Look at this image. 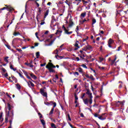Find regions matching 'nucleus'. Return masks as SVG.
<instances>
[{
  "mask_svg": "<svg viewBox=\"0 0 128 128\" xmlns=\"http://www.w3.org/2000/svg\"><path fill=\"white\" fill-rule=\"evenodd\" d=\"M86 94H88L89 99H88V98L86 99L84 98V96H86V93L83 94L82 96L81 97V98L83 100V102L84 104L88 106V103L90 104H92V94L90 92V90H87Z\"/></svg>",
  "mask_w": 128,
  "mask_h": 128,
  "instance_id": "nucleus-1",
  "label": "nucleus"
},
{
  "mask_svg": "<svg viewBox=\"0 0 128 128\" xmlns=\"http://www.w3.org/2000/svg\"><path fill=\"white\" fill-rule=\"evenodd\" d=\"M64 46V44L60 46V48L58 50L56 49L54 52H52L53 54H55V58L57 60H62L64 58V56H58V52H61L62 50H64L62 46Z\"/></svg>",
  "mask_w": 128,
  "mask_h": 128,
  "instance_id": "nucleus-2",
  "label": "nucleus"
},
{
  "mask_svg": "<svg viewBox=\"0 0 128 128\" xmlns=\"http://www.w3.org/2000/svg\"><path fill=\"white\" fill-rule=\"evenodd\" d=\"M46 68L50 72H56V70L53 68H56V66L52 62H48V64L46 66Z\"/></svg>",
  "mask_w": 128,
  "mask_h": 128,
  "instance_id": "nucleus-3",
  "label": "nucleus"
},
{
  "mask_svg": "<svg viewBox=\"0 0 128 128\" xmlns=\"http://www.w3.org/2000/svg\"><path fill=\"white\" fill-rule=\"evenodd\" d=\"M40 94H41L43 96H45V98H48V93L44 92V89L40 88Z\"/></svg>",
  "mask_w": 128,
  "mask_h": 128,
  "instance_id": "nucleus-4",
  "label": "nucleus"
},
{
  "mask_svg": "<svg viewBox=\"0 0 128 128\" xmlns=\"http://www.w3.org/2000/svg\"><path fill=\"white\" fill-rule=\"evenodd\" d=\"M9 10V12H12V10H14V8L12 7L8 6L7 8L4 7L0 9V14L2 13V10Z\"/></svg>",
  "mask_w": 128,
  "mask_h": 128,
  "instance_id": "nucleus-5",
  "label": "nucleus"
},
{
  "mask_svg": "<svg viewBox=\"0 0 128 128\" xmlns=\"http://www.w3.org/2000/svg\"><path fill=\"white\" fill-rule=\"evenodd\" d=\"M114 40L112 38H110L108 41V46L109 48H112V44H114Z\"/></svg>",
  "mask_w": 128,
  "mask_h": 128,
  "instance_id": "nucleus-6",
  "label": "nucleus"
},
{
  "mask_svg": "<svg viewBox=\"0 0 128 128\" xmlns=\"http://www.w3.org/2000/svg\"><path fill=\"white\" fill-rule=\"evenodd\" d=\"M74 46H76V48H74V50H78V48H80V46H78V41H76V42Z\"/></svg>",
  "mask_w": 128,
  "mask_h": 128,
  "instance_id": "nucleus-7",
  "label": "nucleus"
},
{
  "mask_svg": "<svg viewBox=\"0 0 128 128\" xmlns=\"http://www.w3.org/2000/svg\"><path fill=\"white\" fill-rule=\"evenodd\" d=\"M7 106L9 111L12 110V109L14 108V106L10 104V103H8Z\"/></svg>",
  "mask_w": 128,
  "mask_h": 128,
  "instance_id": "nucleus-8",
  "label": "nucleus"
},
{
  "mask_svg": "<svg viewBox=\"0 0 128 128\" xmlns=\"http://www.w3.org/2000/svg\"><path fill=\"white\" fill-rule=\"evenodd\" d=\"M50 13V10H48L44 14V19L43 20H44L46 19V18L47 16H48V14Z\"/></svg>",
  "mask_w": 128,
  "mask_h": 128,
  "instance_id": "nucleus-9",
  "label": "nucleus"
},
{
  "mask_svg": "<svg viewBox=\"0 0 128 128\" xmlns=\"http://www.w3.org/2000/svg\"><path fill=\"white\" fill-rule=\"evenodd\" d=\"M38 12H39V14H37V16L36 18L38 22V16H40V14H42V8H38Z\"/></svg>",
  "mask_w": 128,
  "mask_h": 128,
  "instance_id": "nucleus-10",
  "label": "nucleus"
},
{
  "mask_svg": "<svg viewBox=\"0 0 128 128\" xmlns=\"http://www.w3.org/2000/svg\"><path fill=\"white\" fill-rule=\"evenodd\" d=\"M122 104V102L118 101V102H114V104L115 106H120V105Z\"/></svg>",
  "mask_w": 128,
  "mask_h": 128,
  "instance_id": "nucleus-11",
  "label": "nucleus"
},
{
  "mask_svg": "<svg viewBox=\"0 0 128 128\" xmlns=\"http://www.w3.org/2000/svg\"><path fill=\"white\" fill-rule=\"evenodd\" d=\"M86 12H84L83 13H82L80 14V18L82 20V18H85L86 17Z\"/></svg>",
  "mask_w": 128,
  "mask_h": 128,
  "instance_id": "nucleus-12",
  "label": "nucleus"
},
{
  "mask_svg": "<svg viewBox=\"0 0 128 128\" xmlns=\"http://www.w3.org/2000/svg\"><path fill=\"white\" fill-rule=\"evenodd\" d=\"M64 32L65 34H68V35L72 34V31L68 32V30H66V28H64Z\"/></svg>",
  "mask_w": 128,
  "mask_h": 128,
  "instance_id": "nucleus-13",
  "label": "nucleus"
},
{
  "mask_svg": "<svg viewBox=\"0 0 128 128\" xmlns=\"http://www.w3.org/2000/svg\"><path fill=\"white\" fill-rule=\"evenodd\" d=\"M66 118L68 122H71L72 121V118H70V114H66Z\"/></svg>",
  "mask_w": 128,
  "mask_h": 128,
  "instance_id": "nucleus-14",
  "label": "nucleus"
},
{
  "mask_svg": "<svg viewBox=\"0 0 128 128\" xmlns=\"http://www.w3.org/2000/svg\"><path fill=\"white\" fill-rule=\"evenodd\" d=\"M104 114H102L101 116H98V118H99V120H106V117H104Z\"/></svg>",
  "mask_w": 128,
  "mask_h": 128,
  "instance_id": "nucleus-15",
  "label": "nucleus"
},
{
  "mask_svg": "<svg viewBox=\"0 0 128 128\" xmlns=\"http://www.w3.org/2000/svg\"><path fill=\"white\" fill-rule=\"evenodd\" d=\"M52 20H51V26H52V24H54V22H56V20L54 16H52Z\"/></svg>",
  "mask_w": 128,
  "mask_h": 128,
  "instance_id": "nucleus-16",
  "label": "nucleus"
},
{
  "mask_svg": "<svg viewBox=\"0 0 128 128\" xmlns=\"http://www.w3.org/2000/svg\"><path fill=\"white\" fill-rule=\"evenodd\" d=\"M64 0H60L58 6H64Z\"/></svg>",
  "mask_w": 128,
  "mask_h": 128,
  "instance_id": "nucleus-17",
  "label": "nucleus"
},
{
  "mask_svg": "<svg viewBox=\"0 0 128 128\" xmlns=\"http://www.w3.org/2000/svg\"><path fill=\"white\" fill-rule=\"evenodd\" d=\"M73 25L74 22H72V20L70 18L69 20V26H72Z\"/></svg>",
  "mask_w": 128,
  "mask_h": 128,
  "instance_id": "nucleus-18",
  "label": "nucleus"
},
{
  "mask_svg": "<svg viewBox=\"0 0 128 128\" xmlns=\"http://www.w3.org/2000/svg\"><path fill=\"white\" fill-rule=\"evenodd\" d=\"M116 60V57H115V58L114 60H110V62H111L110 64H111V66H114Z\"/></svg>",
  "mask_w": 128,
  "mask_h": 128,
  "instance_id": "nucleus-19",
  "label": "nucleus"
},
{
  "mask_svg": "<svg viewBox=\"0 0 128 128\" xmlns=\"http://www.w3.org/2000/svg\"><path fill=\"white\" fill-rule=\"evenodd\" d=\"M66 4H68V6L69 8H70V6H72V3H70V2H68V0H66L65 2Z\"/></svg>",
  "mask_w": 128,
  "mask_h": 128,
  "instance_id": "nucleus-20",
  "label": "nucleus"
},
{
  "mask_svg": "<svg viewBox=\"0 0 128 128\" xmlns=\"http://www.w3.org/2000/svg\"><path fill=\"white\" fill-rule=\"evenodd\" d=\"M52 36H54V34H52L51 35H50L48 36V38L46 40L47 42H50V39L52 38Z\"/></svg>",
  "mask_w": 128,
  "mask_h": 128,
  "instance_id": "nucleus-21",
  "label": "nucleus"
},
{
  "mask_svg": "<svg viewBox=\"0 0 128 128\" xmlns=\"http://www.w3.org/2000/svg\"><path fill=\"white\" fill-rule=\"evenodd\" d=\"M96 20L94 18H93L92 19V26L93 28H94V24H96Z\"/></svg>",
  "mask_w": 128,
  "mask_h": 128,
  "instance_id": "nucleus-22",
  "label": "nucleus"
},
{
  "mask_svg": "<svg viewBox=\"0 0 128 128\" xmlns=\"http://www.w3.org/2000/svg\"><path fill=\"white\" fill-rule=\"evenodd\" d=\"M16 86L17 90H18L22 88V86H20V85L18 84H16Z\"/></svg>",
  "mask_w": 128,
  "mask_h": 128,
  "instance_id": "nucleus-23",
  "label": "nucleus"
},
{
  "mask_svg": "<svg viewBox=\"0 0 128 128\" xmlns=\"http://www.w3.org/2000/svg\"><path fill=\"white\" fill-rule=\"evenodd\" d=\"M24 64H26V66H30V68H34V65L31 64L30 63L25 62Z\"/></svg>",
  "mask_w": 128,
  "mask_h": 128,
  "instance_id": "nucleus-24",
  "label": "nucleus"
},
{
  "mask_svg": "<svg viewBox=\"0 0 128 128\" xmlns=\"http://www.w3.org/2000/svg\"><path fill=\"white\" fill-rule=\"evenodd\" d=\"M30 76L31 78H34V80H36L37 78L34 76V74L31 73L30 74Z\"/></svg>",
  "mask_w": 128,
  "mask_h": 128,
  "instance_id": "nucleus-25",
  "label": "nucleus"
},
{
  "mask_svg": "<svg viewBox=\"0 0 128 128\" xmlns=\"http://www.w3.org/2000/svg\"><path fill=\"white\" fill-rule=\"evenodd\" d=\"M80 52L81 54V56H82L83 58H86V55H84V54H86L84 51L80 50Z\"/></svg>",
  "mask_w": 128,
  "mask_h": 128,
  "instance_id": "nucleus-26",
  "label": "nucleus"
},
{
  "mask_svg": "<svg viewBox=\"0 0 128 128\" xmlns=\"http://www.w3.org/2000/svg\"><path fill=\"white\" fill-rule=\"evenodd\" d=\"M78 72L80 73V74H84V70H82V68H78Z\"/></svg>",
  "mask_w": 128,
  "mask_h": 128,
  "instance_id": "nucleus-27",
  "label": "nucleus"
},
{
  "mask_svg": "<svg viewBox=\"0 0 128 128\" xmlns=\"http://www.w3.org/2000/svg\"><path fill=\"white\" fill-rule=\"evenodd\" d=\"M100 60L98 61V62H103V60H105L104 58L102 57H99Z\"/></svg>",
  "mask_w": 128,
  "mask_h": 128,
  "instance_id": "nucleus-28",
  "label": "nucleus"
},
{
  "mask_svg": "<svg viewBox=\"0 0 128 128\" xmlns=\"http://www.w3.org/2000/svg\"><path fill=\"white\" fill-rule=\"evenodd\" d=\"M86 50H92V46L90 45H87L86 46Z\"/></svg>",
  "mask_w": 128,
  "mask_h": 128,
  "instance_id": "nucleus-29",
  "label": "nucleus"
},
{
  "mask_svg": "<svg viewBox=\"0 0 128 128\" xmlns=\"http://www.w3.org/2000/svg\"><path fill=\"white\" fill-rule=\"evenodd\" d=\"M8 58H9L8 56H6L4 58V62H7V64H8Z\"/></svg>",
  "mask_w": 128,
  "mask_h": 128,
  "instance_id": "nucleus-30",
  "label": "nucleus"
},
{
  "mask_svg": "<svg viewBox=\"0 0 128 128\" xmlns=\"http://www.w3.org/2000/svg\"><path fill=\"white\" fill-rule=\"evenodd\" d=\"M54 108H52L51 109V110L50 111V112L49 113L50 116V114H54Z\"/></svg>",
  "mask_w": 128,
  "mask_h": 128,
  "instance_id": "nucleus-31",
  "label": "nucleus"
},
{
  "mask_svg": "<svg viewBox=\"0 0 128 128\" xmlns=\"http://www.w3.org/2000/svg\"><path fill=\"white\" fill-rule=\"evenodd\" d=\"M40 122L43 126H44L46 124V122L44 121V120L40 119Z\"/></svg>",
  "mask_w": 128,
  "mask_h": 128,
  "instance_id": "nucleus-32",
  "label": "nucleus"
},
{
  "mask_svg": "<svg viewBox=\"0 0 128 128\" xmlns=\"http://www.w3.org/2000/svg\"><path fill=\"white\" fill-rule=\"evenodd\" d=\"M62 32V31L57 30V32L56 33V34H60Z\"/></svg>",
  "mask_w": 128,
  "mask_h": 128,
  "instance_id": "nucleus-33",
  "label": "nucleus"
},
{
  "mask_svg": "<svg viewBox=\"0 0 128 128\" xmlns=\"http://www.w3.org/2000/svg\"><path fill=\"white\" fill-rule=\"evenodd\" d=\"M80 66H82V68H88V66H86V65L84 64H82V65H80Z\"/></svg>",
  "mask_w": 128,
  "mask_h": 128,
  "instance_id": "nucleus-34",
  "label": "nucleus"
},
{
  "mask_svg": "<svg viewBox=\"0 0 128 128\" xmlns=\"http://www.w3.org/2000/svg\"><path fill=\"white\" fill-rule=\"evenodd\" d=\"M12 78L13 80H14L15 82H18V80H16V78L14 76H12Z\"/></svg>",
  "mask_w": 128,
  "mask_h": 128,
  "instance_id": "nucleus-35",
  "label": "nucleus"
},
{
  "mask_svg": "<svg viewBox=\"0 0 128 128\" xmlns=\"http://www.w3.org/2000/svg\"><path fill=\"white\" fill-rule=\"evenodd\" d=\"M51 128H56V124L54 123L51 124Z\"/></svg>",
  "mask_w": 128,
  "mask_h": 128,
  "instance_id": "nucleus-36",
  "label": "nucleus"
},
{
  "mask_svg": "<svg viewBox=\"0 0 128 128\" xmlns=\"http://www.w3.org/2000/svg\"><path fill=\"white\" fill-rule=\"evenodd\" d=\"M122 50V46H120L119 47H118V49L116 50V52H120V50Z\"/></svg>",
  "mask_w": 128,
  "mask_h": 128,
  "instance_id": "nucleus-37",
  "label": "nucleus"
},
{
  "mask_svg": "<svg viewBox=\"0 0 128 128\" xmlns=\"http://www.w3.org/2000/svg\"><path fill=\"white\" fill-rule=\"evenodd\" d=\"M18 72L20 77H21L22 78H24V76H22V74H20V72Z\"/></svg>",
  "mask_w": 128,
  "mask_h": 128,
  "instance_id": "nucleus-38",
  "label": "nucleus"
},
{
  "mask_svg": "<svg viewBox=\"0 0 128 128\" xmlns=\"http://www.w3.org/2000/svg\"><path fill=\"white\" fill-rule=\"evenodd\" d=\"M29 82H30V84H31V86H32V88H34V83H32V81L29 80Z\"/></svg>",
  "mask_w": 128,
  "mask_h": 128,
  "instance_id": "nucleus-39",
  "label": "nucleus"
},
{
  "mask_svg": "<svg viewBox=\"0 0 128 128\" xmlns=\"http://www.w3.org/2000/svg\"><path fill=\"white\" fill-rule=\"evenodd\" d=\"M88 40V36H86V38H83L82 42H86V40Z\"/></svg>",
  "mask_w": 128,
  "mask_h": 128,
  "instance_id": "nucleus-40",
  "label": "nucleus"
},
{
  "mask_svg": "<svg viewBox=\"0 0 128 128\" xmlns=\"http://www.w3.org/2000/svg\"><path fill=\"white\" fill-rule=\"evenodd\" d=\"M79 26H77L76 28V32L77 34H78V30H80V29L78 28Z\"/></svg>",
  "mask_w": 128,
  "mask_h": 128,
  "instance_id": "nucleus-41",
  "label": "nucleus"
},
{
  "mask_svg": "<svg viewBox=\"0 0 128 128\" xmlns=\"http://www.w3.org/2000/svg\"><path fill=\"white\" fill-rule=\"evenodd\" d=\"M36 56L37 58H40V52H37L36 53Z\"/></svg>",
  "mask_w": 128,
  "mask_h": 128,
  "instance_id": "nucleus-42",
  "label": "nucleus"
},
{
  "mask_svg": "<svg viewBox=\"0 0 128 128\" xmlns=\"http://www.w3.org/2000/svg\"><path fill=\"white\" fill-rule=\"evenodd\" d=\"M11 118L12 120V118H14V111L12 110L11 112Z\"/></svg>",
  "mask_w": 128,
  "mask_h": 128,
  "instance_id": "nucleus-43",
  "label": "nucleus"
},
{
  "mask_svg": "<svg viewBox=\"0 0 128 128\" xmlns=\"http://www.w3.org/2000/svg\"><path fill=\"white\" fill-rule=\"evenodd\" d=\"M74 97H75V100H78V95H76V94H74Z\"/></svg>",
  "mask_w": 128,
  "mask_h": 128,
  "instance_id": "nucleus-44",
  "label": "nucleus"
},
{
  "mask_svg": "<svg viewBox=\"0 0 128 128\" xmlns=\"http://www.w3.org/2000/svg\"><path fill=\"white\" fill-rule=\"evenodd\" d=\"M18 34H20V32H14V36H18Z\"/></svg>",
  "mask_w": 128,
  "mask_h": 128,
  "instance_id": "nucleus-45",
  "label": "nucleus"
},
{
  "mask_svg": "<svg viewBox=\"0 0 128 128\" xmlns=\"http://www.w3.org/2000/svg\"><path fill=\"white\" fill-rule=\"evenodd\" d=\"M41 22H42L40 23V26H42L43 24H46V22H44V20H41Z\"/></svg>",
  "mask_w": 128,
  "mask_h": 128,
  "instance_id": "nucleus-46",
  "label": "nucleus"
},
{
  "mask_svg": "<svg viewBox=\"0 0 128 128\" xmlns=\"http://www.w3.org/2000/svg\"><path fill=\"white\" fill-rule=\"evenodd\" d=\"M74 76H80V74L78 73V72H74Z\"/></svg>",
  "mask_w": 128,
  "mask_h": 128,
  "instance_id": "nucleus-47",
  "label": "nucleus"
},
{
  "mask_svg": "<svg viewBox=\"0 0 128 128\" xmlns=\"http://www.w3.org/2000/svg\"><path fill=\"white\" fill-rule=\"evenodd\" d=\"M23 72H24V74H25V76H28V72H26V71L23 70Z\"/></svg>",
  "mask_w": 128,
  "mask_h": 128,
  "instance_id": "nucleus-48",
  "label": "nucleus"
},
{
  "mask_svg": "<svg viewBox=\"0 0 128 128\" xmlns=\"http://www.w3.org/2000/svg\"><path fill=\"white\" fill-rule=\"evenodd\" d=\"M10 68L11 70H13L14 68V66H12V63H10Z\"/></svg>",
  "mask_w": 128,
  "mask_h": 128,
  "instance_id": "nucleus-49",
  "label": "nucleus"
},
{
  "mask_svg": "<svg viewBox=\"0 0 128 128\" xmlns=\"http://www.w3.org/2000/svg\"><path fill=\"white\" fill-rule=\"evenodd\" d=\"M56 106V103L54 102L53 103V108H54Z\"/></svg>",
  "mask_w": 128,
  "mask_h": 128,
  "instance_id": "nucleus-50",
  "label": "nucleus"
},
{
  "mask_svg": "<svg viewBox=\"0 0 128 128\" xmlns=\"http://www.w3.org/2000/svg\"><path fill=\"white\" fill-rule=\"evenodd\" d=\"M90 11H88V18H90Z\"/></svg>",
  "mask_w": 128,
  "mask_h": 128,
  "instance_id": "nucleus-51",
  "label": "nucleus"
},
{
  "mask_svg": "<svg viewBox=\"0 0 128 128\" xmlns=\"http://www.w3.org/2000/svg\"><path fill=\"white\" fill-rule=\"evenodd\" d=\"M14 40H22V39L20 38H16Z\"/></svg>",
  "mask_w": 128,
  "mask_h": 128,
  "instance_id": "nucleus-52",
  "label": "nucleus"
},
{
  "mask_svg": "<svg viewBox=\"0 0 128 128\" xmlns=\"http://www.w3.org/2000/svg\"><path fill=\"white\" fill-rule=\"evenodd\" d=\"M46 63L41 64H40V66H46Z\"/></svg>",
  "mask_w": 128,
  "mask_h": 128,
  "instance_id": "nucleus-53",
  "label": "nucleus"
},
{
  "mask_svg": "<svg viewBox=\"0 0 128 128\" xmlns=\"http://www.w3.org/2000/svg\"><path fill=\"white\" fill-rule=\"evenodd\" d=\"M6 48H8V50H10V48H10V45H6Z\"/></svg>",
  "mask_w": 128,
  "mask_h": 128,
  "instance_id": "nucleus-54",
  "label": "nucleus"
},
{
  "mask_svg": "<svg viewBox=\"0 0 128 128\" xmlns=\"http://www.w3.org/2000/svg\"><path fill=\"white\" fill-rule=\"evenodd\" d=\"M38 116H40V118H42V115L40 113H38Z\"/></svg>",
  "mask_w": 128,
  "mask_h": 128,
  "instance_id": "nucleus-55",
  "label": "nucleus"
},
{
  "mask_svg": "<svg viewBox=\"0 0 128 128\" xmlns=\"http://www.w3.org/2000/svg\"><path fill=\"white\" fill-rule=\"evenodd\" d=\"M27 78H28V80H32V78H30V76H28V75L27 76H26Z\"/></svg>",
  "mask_w": 128,
  "mask_h": 128,
  "instance_id": "nucleus-56",
  "label": "nucleus"
},
{
  "mask_svg": "<svg viewBox=\"0 0 128 128\" xmlns=\"http://www.w3.org/2000/svg\"><path fill=\"white\" fill-rule=\"evenodd\" d=\"M83 2H84V4H88V1H86L84 0H82Z\"/></svg>",
  "mask_w": 128,
  "mask_h": 128,
  "instance_id": "nucleus-57",
  "label": "nucleus"
},
{
  "mask_svg": "<svg viewBox=\"0 0 128 128\" xmlns=\"http://www.w3.org/2000/svg\"><path fill=\"white\" fill-rule=\"evenodd\" d=\"M2 70L3 72H6V70L4 68H2Z\"/></svg>",
  "mask_w": 128,
  "mask_h": 128,
  "instance_id": "nucleus-58",
  "label": "nucleus"
},
{
  "mask_svg": "<svg viewBox=\"0 0 128 128\" xmlns=\"http://www.w3.org/2000/svg\"><path fill=\"white\" fill-rule=\"evenodd\" d=\"M94 116H95V118H98V114H94Z\"/></svg>",
  "mask_w": 128,
  "mask_h": 128,
  "instance_id": "nucleus-59",
  "label": "nucleus"
},
{
  "mask_svg": "<svg viewBox=\"0 0 128 128\" xmlns=\"http://www.w3.org/2000/svg\"><path fill=\"white\" fill-rule=\"evenodd\" d=\"M80 116L81 118H84V114L80 113Z\"/></svg>",
  "mask_w": 128,
  "mask_h": 128,
  "instance_id": "nucleus-60",
  "label": "nucleus"
},
{
  "mask_svg": "<svg viewBox=\"0 0 128 128\" xmlns=\"http://www.w3.org/2000/svg\"><path fill=\"white\" fill-rule=\"evenodd\" d=\"M79 56H80V58H82V60H85V58H84V56L82 55H80Z\"/></svg>",
  "mask_w": 128,
  "mask_h": 128,
  "instance_id": "nucleus-61",
  "label": "nucleus"
},
{
  "mask_svg": "<svg viewBox=\"0 0 128 128\" xmlns=\"http://www.w3.org/2000/svg\"><path fill=\"white\" fill-rule=\"evenodd\" d=\"M85 76H86V78H90V76H88V74H85Z\"/></svg>",
  "mask_w": 128,
  "mask_h": 128,
  "instance_id": "nucleus-62",
  "label": "nucleus"
},
{
  "mask_svg": "<svg viewBox=\"0 0 128 128\" xmlns=\"http://www.w3.org/2000/svg\"><path fill=\"white\" fill-rule=\"evenodd\" d=\"M44 104H46V106H50V102H44Z\"/></svg>",
  "mask_w": 128,
  "mask_h": 128,
  "instance_id": "nucleus-63",
  "label": "nucleus"
},
{
  "mask_svg": "<svg viewBox=\"0 0 128 128\" xmlns=\"http://www.w3.org/2000/svg\"><path fill=\"white\" fill-rule=\"evenodd\" d=\"M88 66H92V64L89 63V64H88Z\"/></svg>",
  "mask_w": 128,
  "mask_h": 128,
  "instance_id": "nucleus-64",
  "label": "nucleus"
}]
</instances>
